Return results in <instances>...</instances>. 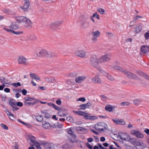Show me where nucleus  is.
Returning a JSON list of instances; mask_svg holds the SVG:
<instances>
[{
    "label": "nucleus",
    "instance_id": "7",
    "mask_svg": "<svg viewBox=\"0 0 149 149\" xmlns=\"http://www.w3.org/2000/svg\"><path fill=\"white\" fill-rule=\"evenodd\" d=\"M131 134L139 139L143 138L144 136L140 131L137 130H132L130 131Z\"/></svg>",
    "mask_w": 149,
    "mask_h": 149
},
{
    "label": "nucleus",
    "instance_id": "31",
    "mask_svg": "<svg viewBox=\"0 0 149 149\" xmlns=\"http://www.w3.org/2000/svg\"><path fill=\"white\" fill-rule=\"evenodd\" d=\"M2 11L8 15L11 14L12 13L11 10L6 8L3 9Z\"/></svg>",
    "mask_w": 149,
    "mask_h": 149
},
{
    "label": "nucleus",
    "instance_id": "40",
    "mask_svg": "<svg viewBox=\"0 0 149 149\" xmlns=\"http://www.w3.org/2000/svg\"><path fill=\"white\" fill-rule=\"evenodd\" d=\"M24 99L26 101H32L35 100L34 98L32 97H24Z\"/></svg>",
    "mask_w": 149,
    "mask_h": 149
},
{
    "label": "nucleus",
    "instance_id": "42",
    "mask_svg": "<svg viewBox=\"0 0 149 149\" xmlns=\"http://www.w3.org/2000/svg\"><path fill=\"white\" fill-rule=\"evenodd\" d=\"M114 68L115 69L119 70L120 71L123 72V71L124 70V69L122 68L119 66H114Z\"/></svg>",
    "mask_w": 149,
    "mask_h": 149
},
{
    "label": "nucleus",
    "instance_id": "39",
    "mask_svg": "<svg viewBox=\"0 0 149 149\" xmlns=\"http://www.w3.org/2000/svg\"><path fill=\"white\" fill-rule=\"evenodd\" d=\"M50 27L53 30L57 31L58 29H59V28L56 25H55L54 24H52L51 25Z\"/></svg>",
    "mask_w": 149,
    "mask_h": 149
},
{
    "label": "nucleus",
    "instance_id": "22",
    "mask_svg": "<svg viewBox=\"0 0 149 149\" xmlns=\"http://www.w3.org/2000/svg\"><path fill=\"white\" fill-rule=\"evenodd\" d=\"M76 55L81 58L84 57V52L83 51H77L75 53Z\"/></svg>",
    "mask_w": 149,
    "mask_h": 149
},
{
    "label": "nucleus",
    "instance_id": "19",
    "mask_svg": "<svg viewBox=\"0 0 149 149\" xmlns=\"http://www.w3.org/2000/svg\"><path fill=\"white\" fill-rule=\"evenodd\" d=\"M137 72L140 75L142 76L145 79L149 81V76L146 73H144V72L141 71H139Z\"/></svg>",
    "mask_w": 149,
    "mask_h": 149
},
{
    "label": "nucleus",
    "instance_id": "61",
    "mask_svg": "<svg viewBox=\"0 0 149 149\" xmlns=\"http://www.w3.org/2000/svg\"><path fill=\"white\" fill-rule=\"evenodd\" d=\"M1 97L2 99V100L3 102H5V98L6 97V95H1Z\"/></svg>",
    "mask_w": 149,
    "mask_h": 149
},
{
    "label": "nucleus",
    "instance_id": "17",
    "mask_svg": "<svg viewBox=\"0 0 149 149\" xmlns=\"http://www.w3.org/2000/svg\"><path fill=\"white\" fill-rule=\"evenodd\" d=\"M56 54L54 53L51 52H47L46 50L45 56L47 57H54L56 56Z\"/></svg>",
    "mask_w": 149,
    "mask_h": 149
},
{
    "label": "nucleus",
    "instance_id": "33",
    "mask_svg": "<svg viewBox=\"0 0 149 149\" xmlns=\"http://www.w3.org/2000/svg\"><path fill=\"white\" fill-rule=\"evenodd\" d=\"M78 111H73V112L75 114L81 116H84V112L81 111L79 110H78Z\"/></svg>",
    "mask_w": 149,
    "mask_h": 149
},
{
    "label": "nucleus",
    "instance_id": "18",
    "mask_svg": "<svg viewBox=\"0 0 149 149\" xmlns=\"http://www.w3.org/2000/svg\"><path fill=\"white\" fill-rule=\"evenodd\" d=\"M92 81L94 83L100 84L102 82V80L97 76H95L93 78Z\"/></svg>",
    "mask_w": 149,
    "mask_h": 149
},
{
    "label": "nucleus",
    "instance_id": "56",
    "mask_svg": "<svg viewBox=\"0 0 149 149\" xmlns=\"http://www.w3.org/2000/svg\"><path fill=\"white\" fill-rule=\"evenodd\" d=\"M1 125L2 127L4 129L6 130H8V127L6 125L3 124L2 123L1 124Z\"/></svg>",
    "mask_w": 149,
    "mask_h": 149
},
{
    "label": "nucleus",
    "instance_id": "1",
    "mask_svg": "<svg viewBox=\"0 0 149 149\" xmlns=\"http://www.w3.org/2000/svg\"><path fill=\"white\" fill-rule=\"evenodd\" d=\"M16 20L19 23L21 22H25V26L29 28L31 26L32 23L30 20L25 17L21 16L16 17Z\"/></svg>",
    "mask_w": 149,
    "mask_h": 149
},
{
    "label": "nucleus",
    "instance_id": "12",
    "mask_svg": "<svg viewBox=\"0 0 149 149\" xmlns=\"http://www.w3.org/2000/svg\"><path fill=\"white\" fill-rule=\"evenodd\" d=\"M97 117L95 116H90L88 115V114L84 112V119L91 120H93L97 119Z\"/></svg>",
    "mask_w": 149,
    "mask_h": 149
},
{
    "label": "nucleus",
    "instance_id": "23",
    "mask_svg": "<svg viewBox=\"0 0 149 149\" xmlns=\"http://www.w3.org/2000/svg\"><path fill=\"white\" fill-rule=\"evenodd\" d=\"M42 127L45 129H48L49 127L50 124L48 122L46 121H43L42 123Z\"/></svg>",
    "mask_w": 149,
    "mask_h": 149
},
{
    "label": "nucleus",
    "instance_id": "28",
    "mask_svg": "<svg viewBox=\"0 0 149 149\" xmlns=\"http://www.w3.org/2000/svg\"><path fill=\"white\" fill-rule=\"evenodd\" d=\"M47 105L50 107L55 109L56 110L58 109H59L58 106L52 102L47 103Z\"/></svg>",
    "mask_w": 149,
    "mask_h": 149
},
{
    "label": "nucleus",
    "instance_id": "49",
    "mask_svg": "<svg viewBox=\"0 0 149 149\" xmlns=\"http://www.w3.org/2000/svg\"><path fill=\"white\" fill-rule=\"evenodd\" d=\"M11 85L15 87H17V86H21L20 83L19 82L16 83H13L11 84Z\"/></svg>",
    "mask_w": 149,
    "mask_h": 149
},
{
    "label": "nucleus",
    "instance_id": "32",
    "mask_svg": "<svg viewBox=\"0 0 149 149\" xmlns=\"http://www.w3.org/2000/svg\"><path fill=\"white\" fill-rule=\"evenodd\" d=\"M79 19V22L81 24V27H83V25L84 24V17L83 16H80Z\"/></svg>",
    "mask_w": 149,
    "mask_h": 149
},
{
    "label": "nucleus",
    "instance_id": "46",
    "mask_svg": "<svg viewBox=\"0 0 149 149\" xmlns=\"http://www.w3.org/2000/svg\"><path fill=\"white\" fill-rule=\"evenodd\" d=\"M6 79L5 78L2 77H0V81H1V82L3 84H7V83L6 82Z\"/></svg>",
    "mask_w": 149,
    "mask_h": 149
},
{
    "label": "nucleus",
    "instance_id": "36",
    "mask_svg": "<svg viewBox=\"0 0 149 149\" xmlns=\"http://www.w3.org/2000/svg\"><path fill=\"white\" fill-rule=\"evenodd\" d=\"M36 118L37 121L39 122L42 121L43 119V116L41 115L37 116H36Z\"/></svg>",
    "mask_w": 149,
    "mask_h": 149
},
{
    "label": "nucleus",
    "instance_id": "58",
    "mask_svg": "<svg viewBox=\"0 0 149 149\" xmlns=\"http://www.w3.org/2000/svg\"><path fill=\"white\" fill-rule=\"evenodd\" d=\"M51 117V116L48 113H45V117L46 118H49Z\"/></svg>",
    "mask_w": 149,
    "mask_h": 149
},
{
    "label": "nucleus",
    "instance_id": "51",
    "mask_svg": "<svg viewBox=\"0 0 149 149\" xmlns=\"http://www.w3.org/2000/svg\"><path fill=\"white\" fill-rule=\"evenodd\" d=\"M16 107L17 106L20 107H22L23 105V103L20 102H16Z\"/></svg>",
    "mask_w": 149,
    "mask_h": 149
},
{
    "label": "nucleus",
    "instance_id": "59",
    "mask_svg": "<svg viewBox=\"0 0 149 149\" xmlns=\"http://www.w3.org/2000/svg\"><path fill=\"white\" fill-rule=\"evenodd\" d=\"M66 120L67 121H70V122H72V120H73V118L72 117L69 116L67 117L66 118Z\"/></svg>",
    "mask_w": 149,
    "mask_h": 149
},
{
    "label": "nucleus",
    "instance_id": "20",
    "mask_svg": "<svg viewBox=\"0 0 149 149\" xmlns=\"http://www.w3.org/2000/svg\"><path fill=\"white\" fill-rule=\"evenodd\" d=\"M58 109L56 110L58 111H61L62 112L63 114H65L66 115V116L68 114V110L66 109L65 108L62 107H58Z\"/></svg>",
    "mask_w": 149,
    "mask_h": 149
},
{
    "label": "nucleus",
    "instance_id": "15",
    "mask_svg": "<svg viewBox=\"0 0 149 149\" xmlns=\"http://www.w3.org/2000/svg\"><path fill=\"white\" fill-rule=\"evenodd\" d=\"M30 75L31 78L32 79L35 80L36 81L38 80L41 81L40 78L36 74L33 73H30Z\"/></svg>",
    "mask_w": 149,
    "mask_h": 149
},
{
    "label": "nucleus",
    "instance_id": "53",
    "mask_svg": "<svg viewBox=\"0 0 149 149\" xmlns=\"http://www.w3.org/2000/svg\"><path fill=\"white\" fill-rule=\"evenodd\" d=\"M144 35L146 40L149 39V31L146 32Z\"/></svg>",
    "mask_w": 149,
    "mask_h": 149
},
{
    "label": "nucleus",
    "instance_id": "54",
    "mask_svg": "<svg viewBox=\"0 0 149 149\" xmlns=\"http://www.w3.org/2000/svg\"><path fill=\"white\" fill-rule=\"evenodd\" d=\"M61 112V111H59L57 112V114L60 116L63 117V116H66V115L65 114H63Z\"/></svg>",
    "mask_w": 149,
    "mask_h": 149
},
{
    "label": "nucleus",
    "instance_id": "35",
    "mask_svg": "<svg viewBox=\"0 0 149 149\" xmlns=\"http://www.w3.org/2000/svg\"><path fill=\"white\" fill-rule=\"evenodd\" d=\"M76 129L79 133L82 134L83 133V130H84V127H76Z\"/></svg>",
    "mask_w": 149,
    "mask_h": 149
},
{
    "label": "nucleus",
    "instance_id": "4",
    "mask_svg": "<svg viewBox=\"0 0 149 149\" xmlns=\"http://www.w3.org/2000/svg\"><path fill=\"white\" fill-rule=\"evenodd\" d=\"M128 78L133 79H139V77L135 74L126 70L124 69L123 72Z\"/></svg>",
    "mask_w": 149,
    "mask_h": 149
},
{
    "label": "nucleus",
    "instance_id": "60",
    "mask_svg": "<svg viewBox=\"0 0 149 149\" xmlns=\"http://www.w3.org/2000/svg\"><path fill=\"white\" fill-rule=\"evenodd\" d=\"M93 17H96V18L98 19H100V17H99V15L97 14V13H94L93 14Z\"/></svg>",
    "mask_w": 149,
    "mask_h": 149
},
{
    "label": "nucleus",
    "instance_id": "50",
    "mask_svg": "<svg viewBox=\"0 0 149 149\" xmlns=\"http://www.w3.org/2000/svg\"><path fill=\"white\" fill-rule=\"evenodd\" d=\"M12 33L17 35H19L22 34L23 32L22 31H16L13 30Z\"/></svg>",
    "mask_w": 149,
    "mask_h": 149
},
{
    "label": "nucleus",
    "instance_id": "52",
    "mask_svg": "<svg viewBox=\"0 0 149 149\" xmlns=\"http://www.w3.org/2000/svg\"><path fill=\"white\" fill-rule=\"evenodd\" d=\"M107 77L108 79L112 81H114V78L110 75L108 74Z\"/></svg>",
    "mask_w": 149,
    "mask_h": 149
},
{
    "label": "nucleus",
    "instance_id": "27",
    "mask_svg": "<svg viewBox=\"0 0 149 149\" xmlns=\"http://www.w3.org/2000/svg\"><path fill=\"white\" fill-rule=\"evenodd\" d=\"M97 70H98L101 73L106 77H107V76H108V74L105 71L103 70L100 67L97 68Z\"/></svg>",
    "mask_w": 149,
    "mask_h": 149
},
{
    "label": "nucleus",
    "instance_id": "11",
    "mask_svg": "<svg viewBox=\"0 0 149 149\" xmlns=\"http://www.w3.org/2000/svg\"><path fill=\"white\" fill-rule=\"evenodd\" d=\"M18 63L19 64H21L24 65H27L29 63L27 61V59L23 56H20L18 60Z\"/></svg>",
    "mask_w": 149,
    "mask_h": 149
},
{
    "label": "nucleus",
    "instance_id": "64",
    "mask_svg": "<svg viewBox=\"0 0 149 149\" xmlns=\"http://www.w3.org/2000/svg\"><path fill=\"white\" fill-rule=\"evenodd\" d=\"M97 10L102 14H103L104 12V10L102 8H99Z\"/></svg>",
    "mask_w": 149,
    "mask_h": 149
},
{
    "label": "nucleus",
    "instance_id": "13",
    "mask_svg": "<svg viewBox=\"0 0 149 149\" xmlns=\"http://www.w3.org/2000/svg\"><path fill=\"white\" fill-rule=\"evenodd\" d=\"M24 5L21 7V8L23 9L24 11L26 12L28 11V8L30 5V2L28 1H25Z\"/></svg>",
    "mask_w": 149,
    "mask_h": 149
},
{
    "label": "nucleus",
    "instance_id": "5",
    "mask_svg": "<svg viewBox=\"0 0 149 149\" xmlns=\"http://www.w3.org/2000/svg\"><path fill=\"white\" fill-rule=\"evenodd\" d=\"M97 125V127H95V128L99 131H103L107 130L108 128L107 124L103 122L98 123Z\"/></svg>",
    "mask_w": 149,
    "mask_h": 149
},
{
    "label": "nucleus",
    "instance_id": "38",
    "mask_svg": "<svg viewBox=\"0 0 149 149\" xmlns=\"http://www.w3.org/2000/svg\"><path fill=\"white\" fill-rule=\"evenodd\" d=\"M29 138L31 142L33 143V144L35 143V142H37V141H35L36 138L35 137L32 135H31L29 136Z\"/></svg>",
    "mask_w": 149,
    "mask_h": 149
},
{
    "label": "nucleus",
    "instance_id": "47",
    "mask_svg": "<svg viewBox=\"0 0 149 149\" xmlns=\"http://www.w3.org/2000/svg\"><path fill=\"white\" fill-rule=\"evenodd\" d=\"M63 22V21H60L56 22H55L53 23L55 24V25H56L58 27L62 24Z\"/></svg>",
    "mask_w": 149,
    "mask_h": 149
},
{
    "label": "nucleus",
    "instance_id": "21",
    "mask_svg": "<svg viewBox=\"0 0 149 149\" xmlns=\"http://www.w3.org/2000/svg\"><path fill=\"white\" fill-rule=\"evenodd\" d=\"M142 24H140L138 26H136L134 29V32L136 33L139 32L142 30Z\"/></svg>",
    "mask_w": 149,
    "mask_h": 149
},
{
    "label": "nucleus",
    "instance_id": "8",
    "mask_svg": "<svg viewBox=\"0 0 149 149\" xmlns=\"http://www.w3.org/2000/svg\"><path fill=\"white\" fill-rule=\"evenodd\" d=\"M68 133L70 134V136H69V141H70L72 142H75L76 141V136L74 133L72 131L71 129H68Z\"/></svg>",
    "mask_w": 149,
    "mask_h": 149
},
{
    "label": "nucleus",
    "instance_id": "29",
    "mask_svg": "<svg viewBox=\"0 0 149 149\" xmlns=\"http://www.w3.org/2000/svg\"><path fill=\"white\" fill-rule=\"evenodd\" d=\"M142 102V100H141L140 99H137L134 101L133 103L135 105L137 106L141 103Z\"/></svg>",
    "mask_w": 149,
    "mask_h": 149
},
{
    "label": "nucleus",
    "instance_id": "48",
    "mask_svg": "<svg viewBox=\"0 0 149 149\" xmlns=\"http://www.w3.org/2000/svg\"><path fill=\"white\" fill-rule=\"evenodd\" d=\"M36 38L34 35H31L28 37V39L31 40H35L36 39Z\"/></svg>",
    "mask_w": 149,
    "mask_h": 149
},
{
    "label": "nucleus",
    "instance_id": "14",
    "mask_svg": "<svg viewBox=\"0 0 149 149\" xmlns=\"http://www.w3.org/2000/svg\"><path fill=\"white\" fill-rule=\"evenodd\" d=\"M112 121L117 125H124L125 124V122L122 119H119L115 120L114 119H112Z\"/></svg>",
    "mask_w": 149,
    "mask_h": 149
},
{
    "label": "nucleus",
    "instance_id": "43",
    "mask_svg": "<svg viewBox=\"0 0 149 149\" xmlns=\"http://www.w3.org/2000/svg\"><path fill=\"white\" fill-rule=\"evenodd\" d=\"M143 144L142 142L139 141H138L136 140V141H135L134 143V145L137 146H142L143 145Z\"/></svg>",
    "mask_w": 149,
    "mask_h": 149
},
{
    "label": "nucleus",
    "instance_id": "63",
    "mask_svg": "<svg viewBox=\"0 0 149 149\" xmlns=\"http://www.w3.org/2000/svg\"><path fill=\"white\" fill-rule=\"evenodd\" d=\"M22 93L23 95H25L26 94L27 91L25 89H23L22 90Z\"/></svg>",
    "mask_w": 149,
    "mask_h": 149
},
{
    "label": "nucleus",
    "instance_id": "3",
    "mask_svg": "<svg viewBox=\"0 0 149 149\" xmlns=\"http://www.w3.org/2000/svg\"><path fill=\"white\" fill-rule=\"evenodd\" d=\"M100 63L99 59L96 56L93 55L91 56L90 61V64L93 67L97 69L99 63Z\"/></svg>",
    "mask_w": 149,
    "mask_h": 149
},
{
    "label": "nucleus",
    "instance_id": "2",
    "mask_svg": "<svg viewBox=\"0 0 149 149\" xmlns=\"http://www.w3.org/2000/svg\"><path fill=\"white\" fill-rule=\"evenodd\" d=\"M118 134L119 137L122 140L130 142L133 145L136 141L135 138H131L130 136L126 133L120 132Z\"/></svg>",
    "mask_w": 149,
    "mask_h": 149
},
{
    "label": "nucleus",
    "instance_id": "24",
    "mask_svg": "<svg viewBox=\"0 0 149 149\" xmlns=\"http://www.w3.org/2000/svg\"><path fill=\"white\" fill-rule=\"evenodd\" d=\"M38 102V101L36 100L34 101L33 102H29V101H24V104L25 105L30 106L31 105H34L37 104V102Z\"/></svg>",
    "mask_w": 149,
    "mask_h": 149
},
{
    "label": "nucleus",
    "instance_id": "25",
    "mask_svg": "<svg viewBox=\"0 0 149 149\" xmlns=\"http://www.w3.org/2000/svg\"><path fill=\"white\" fill-rule=\"evenodd\" d=\"M16 102L15 101V100L14 99H11L10 100L8 104L12 108L13 107H16Z\"/></svg>",
    "mask_w": 149,
    "mask_h": 149
},
{
    "label": "nucleus",
    "instance_id": "62",
    "mask_svg": "<svg viewBox=\"0 0 149 149\" xmlns=\"http://www.w3.org/2000/svg\"><path fill=\"white\" fill-rule=\"evenodd\" d=\"M56 103L58 105H60L61 104L62 102L60 99H58L56 101Z\"/></svg>",
    "mask_w": 149,
    "mask_h": 149
},
{
    "label": "nucleus",
    "instance_id": "9",
    "mask_svg": "<svg viewBox=\"0 0 149 149\" xmlns=\"http://www.w3.org/2000/svg\"><path fill=\"white\" fill-rule=\"evenodd\" d=\"M41 143L42 145H44L45 149H55L54 144L48 142L43 141Z\"/></svg>",
    "mask_w": 149,
    "mask_h": 149
},
{
    "label": "nucleus",
    "instance_id": "16",
    "mask_svg": "<svg viewBox=\"0 0 149 149\" xmlns=\"http://www.w3.org/2000/svg\"><path fill=\"white\" fill-rule=\"evenodd\" d=\"M141 50L144 53H147L149 52V46L146 45L142 46L141 48Z\"/></svg>",
    "mask_w": 149,
    "mask_h": 149
},
{
    "label": "nucleus",
    "instance_id": "34",
    "mask_svg": "<svg viewBox=\"0 0 149 149\" xmlns=\"http://www.w3.org/2000/svg\"><path fill=\"white\" fill-rule=\"evenodd\" d=\"M105 109L106 110L108 111L109 112L112 111L113 110L112 107L110 105H107L105 107Z\"/></svg>",
    "mask_w": 149,
    "mask_h": 149
},
{
    "label": "nucleus",
    "instance_id": "37",
    "mask_svg": "<svg viewBox=\"0 0 149 149\" xmlns=\"http://www.w3.org/2000/svg\"><path fill=\"white\" fill-rule=\"evenodd\" d=\"M10 28H12L14 29H18L19 27L17 25L12 23L11 24L10 26Z\"/></svg>",
    "mask_w": 149,
    "mask_h": 149
},
{
    "label": "nucleus",
    "instance_id": "10",
    "mask_svg": "<svg viewBox=\"0 0 149 149\" xmlns=\"http://www.w3.org/2000/svg\"><path fill=\"white\" fill-rule=\"evenodd\" d=\"M100 33L99 31L97 30L95 32H93L92 33V37L91 39L92 41L95 42L97 40V38L100 35Z\"/></svg>",
    "mask_w": 149,
    "mask_h": 149
},
{
    "label": "nucleus",
    "instance_id": "26",
    "mask_svg": "<svg viewBox=\"0 0 149 149\" xmlns=\"http://www.w3.org/2000/svg\"><path fill=\"white\" fill-rule=\"evenodd\" d=\"M45 53H46V50H42L38 53L37 54V56H38L41 57L45 56Z\"/></svg>",
    "mask_w": 149,
    "mask_h": 149
},
{
    "label": "nucleus",
    "instance_id": "45",
    "mask_svg": "<svg viewBox=\"0 0 149 149\" xmlns=\"http://www.w3.org/2000/svg\"><path fill=\"white\" fill-rule=\"evenodd\" d=\"M91 103L90 102H88L87 103L84 104V109L89 108L91 106Z\"/></svg>",
    "mask_w": 149,
    "mask_h": 149
},
{
    "label": "nucleus",
    "instance_id": "57",
    "mask_svg": "<svg viewBox=\"0 0 149 149\" xmlns=\"http://www.w3.org/2000/svg\"><path fill=\"white\" fill-rule=\"evenodd\" d=\"M56 124V128H61L62 127V125L59 122H57Z\"/></svg>",
    "mask_w": 149,
    "mask_h": 149
},
{
    "label": "nucleus",
    "instance_id": "44",
    "mask_svg": "<svg viewBox=\"0 0 149 149\" xmlns=\"http://www.w3.org/2000/svg\"><path fill=\"white\" fill-rule=\"evenodd\" d=\"M35 146L36 148L38 149H42L39 143L38 142H36L33 144Z\"/></svg>",
    "mask_w": 149,
    "mask_h": 149
},
{
    "label": "nucleus",
    "instance_id": "55",
    "mask_svg": "<svg viewBox=\"0 0 149 149\" xmlns=\"http://www.w3.org/2000/svg\"><path fill=\"white\" fill-rule=\"evenodd\" d=\"M19 108L17 107H13L11 108H10V110L12 111H14L16 110H19Z\"/></svg>",
    "mask_w": 149,
    "mask_h": 149
},
{
    "label": "nucleus",
    "instance_id": "6",
    "mask_svg": "<svg viewBox=\"0 0 149 149\" xmlns=\"http://www.w3.org/2000/svg\"><path fill=\"white\" fill-rule=\"evenodd\" d=\"M111 54H107L102 56L99 58L100 62L101 63H105L109 61L111 59Z\"/></svg>",
    "mask_w": 149,
    "mask_h": 149
},
{
    "label": "nucleus",
    "instance_id": "41",
    "mask_svg": "<svg viewBox=\"0 0 149 149\" xmlns=\"http://www.w3.org/2000/svg\"><path fill=\"white\" fill-rule=\"evenodd\" d=\"M74 142L76 143V144L78 147H80L81 148L82 147V143H83V142L80 141H77V140H76V141L75 142Z\"/></svg>",
    "mask_w": 149,
    "mask_h": 149
},
{
    "label": "nucleus",
    "instance_id": "30",
    "mask_svg": "<svg viewBox=\"0 0 149 149\" xmlns=\"http://www.w3.org/2000/svg\"><path fill=\"white\" fill-rule=\"evenodd\" d=\"M83 76H79L75 79V81L77 83H81L83 81Z\"/></svg>",
    "mask_w": 149,
    "mask_h": 149
}]
</instances>
